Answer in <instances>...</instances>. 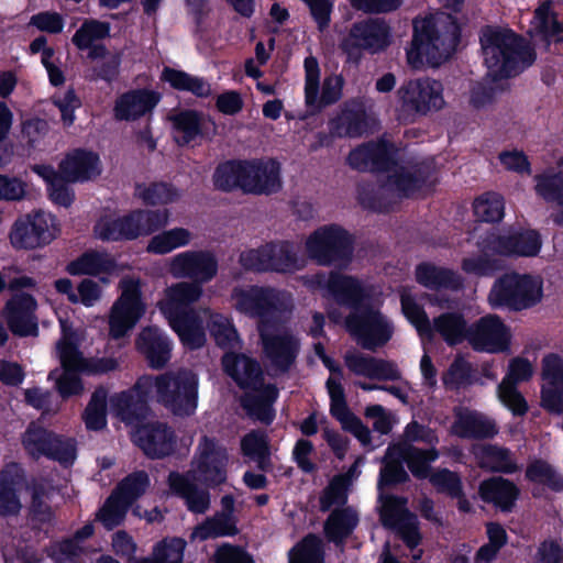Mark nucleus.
<instances>
[{
  "instance_id": "1",
  "label": "nucleus",
  "mask_w": 563,
  "mask_h": 563,
  "mask_svg": "<svg viewBox=\"0 0 563 563\" xmlns=\"http://www.w3.org/2000/svg\"><path fill=\"white\" fill-rule=\"evenodd\" d=\"M302 283L331 296L338 302L351 306L354 311L346 318L347 331L365 350L375 351L385 345L393 336L391 322L376 308L367 303L369 288L357 279L339 274H314L301 278Z\"/></svg>"
},
{
  "instance_id": "2",
  "label": "nucleus",
  "mask_w": 563,
  "mask_h": 563,
  "mask_svg": "<svg viewBox=\"0 0 563 563\" xmlns=\"http://www.w3.org/2000/svg\"><path fill=\"white\" fill-rule=\"evenodd\" d=\"M349 165L357 170H383L386 180L378 187L379 199H397L432 185L433 162L404 161L397 148L386 142L371 143L352 151Z\"/></svg>"
},
{
  "instance_id": "3",
  "label": "nucleus",
  "mask_w": 563,
  "mask_h": 563,
  "mask_svg": "<svg viewBox=\"0 0 563 563\" xmlns=\"http://www.w3.org/2000/svg\"><path fill=\"white\" fill-rule=\"evenodd\" d=\"M456 16L445 12L429 13L413 20V36L407 49V63L413 69L438 67L450 59L460 41Z\"/></svg>"
},
{
  "instance_id": "4",
  "label": "nucleus",
  "mask_w": 563,
  "mask_h": 563,
  "mask_svg": "<svg viewBox=\"0 0 563 563\" xmlns=\"http://www.w3.org/2000/svg\"><path fill=\"white\" fill-rule=\"evenodd\" d=\"M62 338L56 343L60 368L53 369L48 378L55 382V387L63 398L79 396L84 385L77 373L106 374L118 368L119 363L113 357L85 358L77 349L78 334L67 321L62 320Z\"/></svg>"
},
{
  "instance_id": "5",
  "label": "nucleus",
  "mask_w": 563,
  "mask_h": 563,
  "mask_svg": "<svg viewBox=\"0 0 563 563\" xmlns=\"http://www.w3.org/2000/svg\"><path fill=\"white\" fill-rule=\"evenodd\" d=\"M135 389L142 396H152L167 411L177 417L192 416L198 407L199 377L190 368H178L137 379Z\"/></svg>"
},
{
  "instance_id": "6",
  "label": "nucleus",
  "mask_w": 563,
  "mask_h": 563,
  "mask_svg": "<svg viewBox=\"0 0 563 563\" xmlns=\"http://www.w3.org/2000/svg\"><path fill=\"white\" fill-rule=\"evenodd\" d=\"M479 40L484 63L494 79L516 76L534 60L532 49L508 29L485 26Z\"/></svg>"
},
{
  "instance_id": "7",
  "label": "nucleus",
  "mask_w": 563,
  "mask_h": 563,
  "mask_svg": "<svg viewBox=\"0 0 563 563\" xmlns=\"http://www.w3.org/2000/svg\"><path fill=\"white\" fill-rule=\"evenodd\" d=\"M224 371L243 388H252L255 394H247L243 405L247 412L256 419L269 423L274 411L272 404L277 397V389L272 386H261V368L256 362L244 354L227 353L222 358Z\"/></svg>"
},
{
  "instance_id": "8",
  "label": "nucleus",
  "mask_w": 563,
  "mask_h": 563,
  "mask_svg": "<svg viewBox=\"0 0 563 563\" xmlns=\"http://www.w3.org/2000/svg\"><path fill=\"white\" fill-rule=\"evenodd\" d=\"M543 298V279L539 275L507 272L496 278L487 301L494 309L506 308L514 311L529 309Z\"/></svg>"
},
{
  "instance_id": "9",
  "label": "nucleus",
  "mask_w": 563,
  "mask_h": 563,
  "mask_svg": "<svg viewBox=\"0 0 563 563\" xmlns=\"http://www.w3.org/2000/svg\"><path fill=\"white\" fill-rule=\"evenodd\" d=\"M400 297L405 316L416 327L421 336L431 338L433 332H438L450 345L459 344L465 338L468 339L466 321L461 314L443 313L431 323L409 291L402 290Z\"/></svg>"
},
{
  "instance_id": "10",
  "label": "nucleus",
  "mask_w": 563,
  "mask_h": 563,
  "mask_svg": "<svg viewBox=\"0 0 563 563\" xmlns=\"http://www.w3.org/2000/svg\"><path fill=\"white\" fill-rule=\"evenodd\" d=\"M143 283L136 277H123L119 283L120 296L109 313V333L120 339L129 333L146 312L142 292Z\"/></svg>"
},
{
  "instance_id": "11",
  "label": "nucleus",
  "mask_w": 563,
  "mask_h": 563,
  "mask_svg": "<svg viewBox=\"0 0 563 563\" xmlns=\"http://www.w3.org/2000/svg\"><path fill=\"white\" fill-rule=\"evenodd\" d=\"M396 97L401 112L409 115H427L445 107L442 82L430 77L404 81Z\"/></svg>"
},
{
  "instance_id": "12",
  "label": "nucleus",
  "mask_w": 563,
  "mask_h": 563,
  "mask_svg": "<svg viewBox=\"0 0 563 563\" xmlns=\"http://www.w3.org/2000/svg\"><path fill=\"white\" fill-rule=\"evenodd\" d=\"M59 233L56 218L38 210L18 218L12 224L9 238L19 250H34L49 244Z\"/></svg>"
},
{
  "instance_id": "13",
  "label": "nucleus",
  "mask_w": 563,
  "mask_h": 563,
  "mask_svg": "<svg viewBox=\"0 0 563 563\" xmlns=\"http://www.w3.org/2000/svg\"><path fill=\"white\" fill-rule=\"evenodd\" d=\"M305 245L308 257L320 265L346 261L352 254L351 236L335 224L323 225L313 231Z\"/></svg>"
},
{
  "instance_id": "14",
  "label": "nucleus",
  "mask_w": 563,
  "mask_h": 563,
  "mask_svg": "<svg viewBox=\"0 0 563 563\" xmlns=\"http://www.w3.org/2000/svg\"><path fill=\"white\" fill-rule=\"evenodd\" d=\"M227 450L213 439L202 437L191 461L190 470L185 475L207 486H217L227 479Z\"/></svg>"
},
{
  "instance_id": "15",
  "label": "nucleus",
  "mask_w": 563,
  "mask_h": 563,
  "mask_svg": "<svg viewBox=\"0 0 563 563\" xmlns=\"http://www.w3.org/2000/svg\"><path fill=\"white\" fill-rule=\"evenodd\" d=\"M166 267L174 278H190L202 286L218 275L219 260L209 250H188L169 257Z\"/></svg>"
},
{
  "instance_id": "16",
  "label": "nucleus",
  "mask_w": 563,
  "mask_h": 563,
  "mask_svg": "<svg viewBox=\"0 0 563 563\" xmlns=\"http://www.w3.org/2000/svg\"><path fill=\"white\" fill-rule=\"evenodd\" d=\"M305 99L311 112L320 110L323 106L338 101L342 95L344 80L341 75H331L323 82L320 93V69L314 57L305 60Z\"/></svg>"
},
{
  "instance_id": "17",
  "label": "nucleus",
  "mask_w": 563,
  "mask_h": 563,
  "mask_svg": "<svg viewBox=\"0 0 563 563\" xmlns=\"http://www.w3.org/2000/svg\"><path fill=\"white\" fill-rule=\"evenodd\" d=\"M468 342L476 351L506 352L510 347L511 331L498 316L487 314L468 329Z\"/></svg>"
},
{
  "instance_id": "18",
  "label": "nucleus",
  "mask_w": 563,
  "mask_h": 563,
  "mask_svg": "<svg viewBox=\"0 0 563 563\" xmlns=\"http://www.w3.org/2000/svg\"><path fill=\"white\" fill-rule=\"evenodd\" d=\"M265 357L275 373L285 372L294 362L298 342L285 330L274 328L272 324L258 325Z\"/></svg>"
},
{
  "instance_id": "19",
  "label": "nucleus",
  "mask_w": 563,
  "mask_h": 563,
  "mask_svg": "<svg viewBox=\"0 0 563 563\" xmlns=\"http://www.w3.org/2000/svg\"><path fill=\"white\" fill-rule=\"evenodd\" d=\"M541 247L540 234L536 230L526 229L492 235L487 241L486 251L507 257H534Z\"/></svg>"
},
{
  "instance_id": "20",
  "label": "nucleus",
  "mask_w": 563,
  "mask_h": 563,
  "mask_svg": "<svg viewBox=\"0 0 563 563\" xmlns=\"http://www.w3.org/2000/svg\"><path fill=\"white\" fill-rule=\"evenodd\" d=\"M533 374L534 366L529 360L517 356L509 361L507 374L498 386V397L515 415L521 416L528 410V404L516 385L529 380Z\"/></svg>"
},
{
  "instance_id": "21",
  "label": "nucleus",
  "mask_w": 563,
  "mask_h": 563,
  "mask_svg": "<svg viewBox=\"0 0 563 563\" xmlns=\"http://www.w3.org/2000/svg\"><path fill=\"white\" fill-rule=\"evenodd\" d=\"M37 302L27 292H15L5 302L1 314L10 331L19 336L36 335L38 331L37 317L35 314Z\"/></svg>"
},
{
  "instance_id": "22",
  "label": "nucleus",
  "mask_w": 563,
  "mask_h": 563,
  "mask_svg": "<svg viewBox=\"0 0 563 563\" xmlns=\"http://www.w3.org/2000/svg\"><path fill=\"white\" fill-rule=\"evenodd\" d=\"M380 519L385 527L395 530L408 548L418 545L421 534L415 515L406 508V499L387 496L382 499Z\"/></svg>"
},
{
  "instance_id": "23",
  "label": "nucleus",
  "mask_w": 563,
  "mask_h": 563,
  "mask_svg": "<svg viewBox=\"0 0 563 563\" xmlns=\"http://www.w3.org/2000/svg\"><path fill=\"white\" fill-rule=\"evenodd\" d=\"M203 296V287L199 283L177 282L163 292L157 307L167 321L181 318L183 313H195L194 310H186L192 303L198 302Z\"/></svg>"
},
{
  "instance_id": "24",
  "label": "nucleus",
  "mask_w": 563,
  "mask_h": 563,
  "mask_svg": "<svg viewBox=\"0 0 563 563\" xmlns=\"http://www.w3.org/2000/svg\"><path fill=\"white\" fill-rule=\"evenodd\" d=\"M389 27L384 21L368 19L352 25L344 46L377 53L389 45Z\"/></svg>"
},
{
  "instance_id": "25",
  "label": "nucleus",
  "mask_w": 563,
  "mask_h": 563,
  "mask_svg": "<svg viewBox=\"0 0 563 563\" xmlns=\"http://www.w3.org/2000/svg\"><path fill=\"white\" fill-rule=\"evenodd\" d=\"M134 442L151 457L169 455L175 448L174 431L164 422H148L139 427L133 435Z\"/></svg>"
},
{
  "instance_id": "26",
  "label": "nucleus",
  "mask_w": 563,
  "mask_h": 563,
  "mask_svg": "<svg viewBox=\"0 0 563 563\" xmlns=\"http://www.w3.org/2000/svg\"><path fill=\"white\" fill-rule=\"evenodd\" d=\"M345 366L355 375L378 380H398L401 373L397 365L387 360L376 358L358 352L347 351L344 355Z\"/></svg>"
},
{
  "instance_id": "27",
  "label": "nucleus",
  "mask_w": 563,
  "mask_h": 563,
  "mask_svg": "<svg viewBox=\"0 0 563 563\" xmlns=\"http://www.w3.org/2000/svg\"><path fill=\"white\" fill-rule=\"evenodd\" d=\"M280 168L274 161L244 162L242 189L253 194H269L280 188Z\"/></svg>"
},
{
  "instance_id": "28",
  "label": "nucleus",
  "mask_w": 563,
  "mask_h": 563,
  "mask_svg": "<svg viewBox=\"0 0 563 563\" xmlns=\"http://www.w3.org/2000/svg\"><path fill=\"white\" fill-rule=\"evenodd\" d=\"M161 100V95L150 89H134L119 96L113 112L117 120L135 121L150 114Z\"/></svg>"
},
{
  "instance_id": "29",
  "label": "nucleus",
  "mask_w": 563,
  "mask_h": 563,
  "mask_svg": "<svg viewBox=\"0 0 563 563\" xmlns=\"http://www.w3.org/2000/svg\"><path fill=\"white\" fill-rule=\"evenodd\" d=\"M135 345L153 368H161L170 360L172 342L157 327L151 325L142 329L135 340Z\"/></svg>"
},
{
  "instance_id": "30",
  "label": "nucleus",
  "mask_w": 563,
  "mask_h": 563,
  "mask_svg": "<svg viewBox=\"0 0 563 563\" xmlns=\"http://www.w3.org/2000/svg\"><path fill=\"white\" fill-rule=\"evenodd\" d=\"M101 174L98 155L92 152L76 150L69 153L59 164V175L67 183H82Z\"/></svg>"
},
{
  "instance_id": "31",
  "label": "nucleus",
  "mask_w": 563,
  "mask_h": 563,
  "mask_svg": "<svg viewBox=\"0 0 563 563\" xmlns=\"http://www.w3.org/2000/svg\"><path fill=\"white\" fill-rule=\"evenodd\" d=\"M198 483L199 481L177 472L168 475L170 490L185 500L189 511L202 515L210 508V494L207 489L199 488Z\"/></svg>"
},
{
  "instance_id": "32",
  "label": "nucleus",
  "mask_w": 563,
  "mask_h": 563,
  "mask_svg": "<svg viewBox=\"0 0 563 563\" xmlns=\"http://www.w3.org/2000/svg\"><path fill=\"white\" fill-rule=\"evenodd\" d=\"M124 240H133L141 235H148L165 227L169 222L167 210H135L120 218Z\"/></svg>"
},
{
  "instance_id": "33",
  "label": "nucleus",
  "mask_w": 563,
  "mask_h": 563,
  "mask_svg": "<svg viewBox=\"0 0 563 563\" xmlns=\"http://www.w3.org/2000/svg\"><path fill=\"white\" fill-rule=\"evenodd\" d=\"M393 455L402 456L415 477L427 478L430 463L438 459L439 453L435 449L421 450L404 442L389 448V456Z\"/></svg>"
},
{
  "instance_id": "34",
  "label": "nucleus",
  "mask_w": 563,
  "mask_h": 563,
  "mask_svg": "<svg viewBox=\"0 0 563 563\" xmlns=\"http://www.w3.org/2000/svg\"><path fill=\"white\" fill-rule=\"evenodd\" d=\"M199 312L207 317V328L218 346L225 350L240 347L238 331L229 317L209 308H201Z\"/></svg>"
},
{
  "instance_id": "35",
  "label": "nucleus",
  "mask_w": 563,
  "mask_h": 563,
  "mask_svg": "<svg viewBox=\"0 0 563 563\" xmlns=\"http://www.w3.org/2000/svg\"><path fill=\"white\" fill-rule=\"evenodd\" d=\"M264 286H236L230 295L232 307L240 313L263 321Z\"/></svg>"
},
{
  "instance_id": "36",
  "label": "nucleus",
  "mask_w": 563,
  "mask_h": 563,
  "mask_svg": "<svg viewBox=\"0 0 563 563\" xmlns=\"http://www.w3.org/2000/svg\"><path fill=\"white\" fill-rule=\"evenodd\" d=\"M295 307L292 294L285 289L264 286L263 321L258 325L271 324V320L288 317Z\"/></svg>"
},
{
  "instance_id": "37",
  "label": "nucleus",
  "mask_w": 563,
  "mask_h": 563,
  "mask_svg": "<svg viewBox=\"0 0 563 563\" xmlns=\"http://www.w3.org/2000/svg\"><path fill=\"white\" fill-rule=\"evenodd\" d=\"M201 313H183L181 318L168 321L170 328L177 333L183 345L189 350L200 349L205 345L207 338L199 319Z\"/></svg>"
},
{
  "instance_id": "38",
  "label": "nucleus",
  "mask_w": 563,
  "mask_h": 563,
  "mask_svg": "<svg viewBox=\"0 0 563 563\" xmlns=\"http://www.w3.org/2000/svg\"><path fill=\"white\" fill-rule=\"evenodd\" d=\"M115 269V262L111 255L99 251H88L75 261L68 263L66 271L68 274L92 275L110 274Z\"/></svg>"
},
{
  "instance_id": "39",
  "label": "nucleus",
  "mask_w": 563,
  "mask_h": 563,
  "mask_svg": "<svg viewBox=\"0 0 563 563\" xmlns=\"http://www.w3.org/2000/svg\"><path fill=\"white\" fill-rule=\"evenodd\" d=\"M357 523L358 515L353 508H335L324 522V534L329 541L342 544Z\"/></svg>"
},
{
  "instance_id": "40",
  "label": "nucleus",
  "mask_w": 563,
  "mask_h": 563,
  "mask_svg": "<svg viewBox=\"0 0 563 563\" xmlns=\"http://www.w3.org/2000/svg\"><path fill=\"white\" fill-rule=\"evenodd\" d=\"M236 533L238 529L233 517L225 512H216L192 529L190 540L205 541Z\"/></svg>"
},
{
  "instance_id": "41",
  "label": "nucleus",
  "mask_w": 563,
  "mask_h": 563,
  "mask_svg": "<svg viewBox=\"0 0 563 563\" xmlns=\"http://www.w3.org/2000/svg\"><path fill=\"white\" fill-rule=\"evenodd\" d=\"M192 240L194 233L190 230L181 227L173 228L152 236L146 245V252L165 255L188 246Z\"/></svg>"
},
{
  "instance_id": "42",
  "label": "nucleus",
  "mask_w": 563,
  "mask_h": 563,
  "mask_svg": "<svg viewBox=\"0 0 563 563\" xmlns=\"http://www.w3.org/2000/svg\"><path fill=\"white\" fill-rule=\"evenodd\" d=\"M30 511L33 518L40 522H48L54 517L52 499L55 495L54 486L44 478L35 479L30 486Z\"/></svg>"
},
{
  "instance_id": "43",
  "label": "nucleus",
  "mask_w": 563,
  "mask_h": 563,
  "mask_svg": "<svg viewBox=\"0 0 563 563\" xmlns=\"http://www.w3.org/2000/svg\"><path fill=\"white\" fill-rule=\"evenodd\" d=\"M24 484L19 476L0 473V517L18 516L22 509L21 492Z\"/></svg>"
},
{
  "instance_id": "44",
  "label": "nucleus",
  "mask_w": 563,
  "mask_h": 563,
  "mask_svg": "<svg viewBox=\"0 0 563 563\" xmlns=\"http://www.w3.org/2000/svg\"><path fill=\"white\" fill-rule=\"evenodd\" d=\"M479 494L483 500L508 510L517 498L518 489L508 479L494 477L481 484Z\"/></svg>"
},
{
  "instance_id": "45",
  "label": "nucleus",
  "mask_w": 563,
  "mask_h": 563,
  "mask_svg": "<svg viewBox=\"0 0 563 563\" xmlns=\"http://www.w3.org/2000/svg\"><path fill=\"white\" fill-rule=\"evenodd\" d=\"M536 192L547 201H555L560 211L554 217V222L563 225V173L548 170L534 177Z\"/></svg>"
},
{
  "instance_id": "46",
  "label": "nucleus",
  "mask_w": 563,
  "mask_h": 563,
  "mask_svg": "<svg viewBox=\"0 0 563 563\" xmlns=\"http://www.w3.org/2000/svg\"><path fill=\"white\" fill-rule=\"evenodd\" d=\"M453 431L462 438H488L497 432L495 423L477 412H461Z\"/></svg>"
},
{
  "instance_id": "47",
  "label": "nucleus",
  "mask_w": 563,
  "mask_h": 563,
  "mask_svg": "<svg viewBox=\"0 0 563 563\" xmlns=\"http://www.w3.org/2000/svg\"><path fill=\"white\" fill-rule=\"evenodd\" d=\"M266 252L269 271L294 273L305 267V260H300L287 242L266 244Z\"/></svg>"
},
{
  "instance_id": "48",
  "label": "nucleus",
  "mask_w": 563,
  "mask_h": 563,
  "mask_svg": "<svg viewBox=\"0 0 563 563\" xmlns=\"http://www.w3.org/2000/svg\"><path fill=\"white\" fill-rule=\"evenodd\" d=\"M417 282L431 289L459 288L462 280L454 272L430 264H421L416 271Z\"/></svg>"
},
{
  "instance_id": "49",
  "label": "nucleus",
  "mask_w": 563,
  "mask_h": 563,
  "mask_svg": "<svg viewBox=\"0 0 563 563\" xmlns=\"http://www.w3.org/2000/svg\"><path fill=\"white\" fill-rule=\"evenodd\" d=\"M474 453L482 467L504 473H512L517 470L511 453L506 449L481 445L475 449Z\"/></svg>"
},
{
  "instance_id": "50",
  "label": "nucleus",
  "mask_w": 563,
  "mask_h": 563,
  "mask_svg": "<svg viewBox=\"0 0 563 563\" xmlns=\"http://www.w3.org/2000/svg\"><path fill=\"white\" fill-rule=\"evenodd\" d=\"M54 432L42 426L31 422L21 437V442L29 455L34 459L46 456L49 445L55 439Z\"/></svg>"
},
{
  "instance_id": "51",
  "label": "nucleus",
  "mask_w": 563,
  "mask_h": 563,
  "mask_svg": "<svg viewBox=\"0 0 563 563\" xmlns=\"http://www.w3.org/2000/svg\"><path fill=\"white\" fill-rule=\"evenodd\" d=\"M32 170L41 176L49 186L52 200L60 206L68 207L74 200V192L66 185L62 175L57 174L52 166L34 165Z\"/></svg>"
},
{
  "instance_id": "52",
  "label": "nucleus",
  "mask_w": 563,
  "mask_h": 563,
  "mask_svg": "<svg viewBox=\"0 0 563 563\" xmlns=\"http://www.w3.org/2000/svg\"><path fill=\"white\" fill-rule=\"evenodd\" d=\"M186 541L180 538H166L153 548L148 558L135 560L134 563H183Z\"/></svg>"
},
{
  "instance_id": "53",
  "label": "nucleus",
  "mask_w": 563,
  "mask_h": 563,
  "mask_svg": "<svg viewBox=\"0 0 563 563\" xmlns=\"http://www.w3.org/2000/svg\"><path fill=\"white\" fill-rule=\"evenodd\" d=\"M110 24L107 22L89 19L85 20L80 27L73 35L71 42L78 49H91L98 46L96 42L108 37Z\"/></svg>"
},
{
  "instance_id": "54",
  "label": "nucleus",
  "mask_w": 563,
  "mask_h": 563,
  "mask_svg": "<svg viewBox=\"0 0 563 563\" xmlns=\"http://www.w3.org/2000/svg\"><path fill=\"white\" fill-rule=\"evenodd\" d=\"M162 79L169 82L175 89L187 90L198 97H206L211 92L209 84L203 79L190 76L181 70L165 68L162 73Z\"/></svg>"
},
{
  "instance_id": "55",
  "label": "nucleus",
  "mask_w": 563,
  "mask_h": 563,
  "mask_svg": "<svg viewBox=\"0 0 563 563\" xmlns=\"http://www.w3.org/2000/svg\"><path fill=\"white\" fill-rule=\"evenodd\" d=\"M106 409L107 391L103 388H98L92 394L82 415L86 428L93 431L103 429L107 424Z\"/></svg>"
},
{
  "instance_id": "56",
  "label": "nucleus",
  "mask_w": 563,
  "mask_h": 563,
  "mask_svg": "<svg viewBox=\"0 0 563 563\" xmlns=\"http://www.w3.org/2000/svg\"><path fill=\"white\" fill-rule=\"evenodd\" d=\"M241 449L244 455L255 461L260 468L266 470L269 464V450L266 435L252 431L241 441Z\"/></svg>"
},
{
  "instance_id": "57",
  "label": "nucleus",
  "mask_w": 563,
  "mask_h": 563,
  "mask_svg": "<svg viewBox=\"0 0 563 563\" xmlns=\"http://www.w3.org/2000/svg\"><path fill=\"white\" fill-rule=\"evenodd\" d=\"M473 208L478 220L497 222L504 217L505 202L500 195L486 192L474 201Z\"/></svg>"
},
{
  "instance_id": "58",
  "label": "nucleus",
  "mask_w": 563,
  "mask_h": 563,
  "mask_svg": "<svg viewBox=\"0 0 563 563\" xmlns=\"http://www.w3.org/2000/svg\"><path fill=\"white\" fill-rule=\"evenodd\" d=\"M289 563H323L321 539L314 534L307 536L290 551Z\"/></svg>"
},
{
  "instance_id": "59",
  "label": "nucleus",
  "mask_w": 563,
  "mask_h": 563,
  "mask_svg": "<svg viewBox=\"0 0 563 563\" xmlns=\"http://www.w3.org/2000/svg\"><path fill=\"white\" fill-rule=\"evenodd\" d=\"M174 137L179 144H188L199 133L201 120L194 111H184L173 117Z\"/></svg>"
},
{
  "instance_id": "60",
  "label": "nucleus",
  "mask_w": 563,
  "mask_h": 563,
  "mask_svg": "<svg viewBox=\"0 0 563 563\" xmlns=\"http://www.w3.org/2000/svg\"><path fill=\"white\" fill-rule=\"evenodd\" d=\"M92 533L93 526L87 523L76 532L74 539L60 542L56 549V563L75 562L84 551L79 542L91 537Z\"/></svg>"
},
{
  "instance_id": "61",
  "label": "nucleus",
  "mask_w": 563,
  "mask_h": 563,
  "mask_svg": "<svg viewBox=\"0 0 563 563\" xmlns=\"http://www.w3.org/2000/svg\"><path fill=\"white\" fill-rule=\"evenodd\" d=\"M526 476L528 479L547 485L553 490L563 489V477L544 461L532 462L526 471Z\"/></svg>"
},
{
  "instance_id": "62",
  "label": "nucleus",
  "mask_w": 563,
  "mask_h": 563,
  "mask_svg": "<svg viewBox=\"0 0 563 563\" xmlns=\"http://www.w3.org/2000/svg\"><path fill=\"white\" fill-rule=\"evenodd\" d=\"M244 178V162H229L220 165L213 176L214 185L223 190L235 187L242 188Z\"/></svg>"
},
{
  "instance_id": "63",
  "label": "nucleus",
  "mask_w": 563,
  "mask_h": 563,
  "mask_svg": "<svg viewBox=\"0 0 563 563\" xmlns=\"http://www.w3.org/2000/svg\"><path fill=\"white\" fill-rule=\"evenodd\" d=\"M150 484L146 473L135 472L124 478L113 494L118 496L129 506L141 495H143Z\"/></svg>"
},
{
  "instance_id": "64",
  "label": "nucleus",
  "mask_w": 563,
  "mask_h": 563,
  "mask_svg": "<svg viewBox=\"0 0 563 563\" xmlns=\"http://www.w3.org/2000/svg\"><path fill=\"white\" fill-rule=\"evenodd\" d=\"M136 196L148 205H166L178 198V192L166 184L139 185Z\"/></svg>"
}]
</instances>
